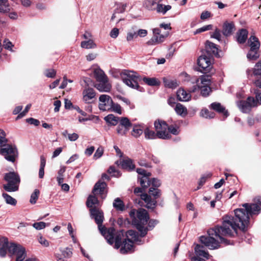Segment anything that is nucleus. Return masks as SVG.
I'll return each mask as SVG.
<instances>
[{
  "label": "nucleus",
  "instance_id": "1",
  "mask_svg": "<svg viewBox=\"0 0 261 261\" xmlns=\"http://www.w3.org/2000/svg\"><path fill=\"white\" fill-rule=\"evenodd\" d=\"M255 203H245L244 208L234 210V217L225 216L223 217V224L207 230L208 236H201L200 242L210 249H218L220 244L229 245V242L224 238L225 236L231 237L237 233L238 228L244 230L249 223V216L259 212L261 207V198L254 199Z\"/></svg>",
  "mask_w": 261,
  "mask_h": 261
},
{
  "label": "nucleus",
  "instance_id": "2",
  "mask_svg": "<svg viewBox=\"0 0 261 261\" xmlns=\"http://www.w3.org/2000/svg\"><path fill=\"white\" fill-rule=\"evenodd\" d=\"M91 216L95 220L96 223L98 225V229L101 234L107 240L110 244L114 243V232L115 229L113 227L107 228L102 226V223L103 221V214L99 207H94L90 209Z\"/></svg>",
  "mask_w": 261,
  "mask_h": 261
},
{
  "label": "nucleus",
  "instance_id": "3",
  "mask_svg": "<svg viewBox=\"0 0 261 261\" xmlns=\"http://www.w3.org/2000/svg\"><path fill=\"white\" fill-rule=\"evenodd\" d=\"M129 215L132 218V224L140 232L141 237H144L147 232V229L145 227V225L149 219L147 212L142 208L138 211L133 209L129 212Z\"/></svg>",
  "mask_w": 261,
  "mask_h": 261
},
{
  "label": "nucleus",
  "instance_id": "4",
  "mask_svg": "<svg viewBox=\"0 0 261 261\" xmlns=\"http://www.w3.org/2000/svg\"><path fill=\"white\" fill-rule=\"evenodd\" d=\"M156 133L146 127L144 130L145 138L146 139H154L159 138L162 139H169L171 135L167 131V124L164 121H155L154 123Z\"/></svg>",
  "mask_w": 261,
  "mask_h": 261
},
{
  "label": "nucleus",
  "instance_id": "5",
  "mask_svg": "<svg viewBox=\"0 0 261 261\" xmlns=\"http://www.w3.org/2000/svg\"><path fill=\"white\" fill-rule=\"evenodd\" d=\"M114 242H115V247L118 249L121 246L120 248V252L122 254H125L128 252L133 251L134 246L132 241H130V239H125L121 243V240L124 237V232L123 231H119L114 232Z\"/></svg>",
  "mask_w": 261,
  "mask_h": 261
},
{
  "label": "nucleus",
  "instance_id": "6",
  "mask_svg": "<svg viewBox=\"0 0 261 261\" xmlns=\"http://www.w3.org/2000/svg\"><path fill=\"white\" fill-rule=\"evenodd\" d=\"M123 82L128 87L138 89L139 87L138 81L140 77L137 73L129 70H124L120 73Z\"/></svg>",
  "mask_w": 261,
  "mask_h": 261
},
{
  "label": "nucleus",
  "instance_id": "7",
  "mask_svg": "<svg viewBox=\"0 0 261 261\" xmlns=\"http://www.w3.org/2000/svg\"><path fill=\"white\" fill-rule=\"evenodd\" d=\"M5 179L8 182L4 185V189L7 192H15L18 190L20 178L19 175L14 172H10L5 175Z\"/></svg>",
  "mask_w": 261,
  "mask_h": 261
},
{
  "label": "nucleus",
  "instance_id": "8",
  "mask_svg": "<svg viewBox=\"0 0 261 261\" xmlns=\"http://www.w3.org/2000/svg\"><path fill=\"white\" fill-rule=\"evenodd\" d=\"M196 81L197 82L198 88L201 90V95L203 97L208 96L212 91L210 87L211 85L210 76L202 75L199 79H197Z\"/></svg>",
  "mask_w": 261,
  "mask_h": 261
},
{
  "label": "nucleus",
  "instance_id": "9",
  "mask_svg": "<svg viewBox=\"0 0 261 261\" xmlns=\"http://www.w3.org/2000/svg\"><path fill=\"white\" fill-rule=\"evenodd\" d=\"M9 253L11 255L16 256V261H22L27 256L25 248L20 244H13L10 248Z\"/></svg>",
  "mask_w": 261,
  "mask_h": 261
},
{
  "label": "nucleus",
  "instance_id": "10",
  "mask_svg": "<svg viewBox=\"0 0 261 261\" xmlns=\"http://www.w3.org/2000/svg\"><path fill=\"white\" fill-rule=\"evenodd\" d=\"M1 154L8 161L14 162L17 156V151L15 147L7 145L1 149Z\"/></svg>",
  "mask_w": 261,
  "mask_h": 261
},
{
  "label": "nucleus",
  "instance_id": "11",
  "mask_svg": "<svg viewBox=\"0 0 261 261\" xmlns=\"http://www.w3.org/2000/svg\"><path fill=\"white\" fill-rule=\"evenodd\" d=\"M132 123L126 117H121L119 125L117 126L116 131L118 134L124 136L132 126Z\"/></svg>",
  "mask_w": 261,
  "mask_h": 261
},
{
  "label": "nucleus",
  "instance_id": "12",
  "mask_svg": "<svg viewBox=\"0 0 261 261\" xmlns=\"http://www.w3.org/2000/svg\"><path fill=\"white\" fill-rule=\"evenodd\" d=\"M198 65L202 72H208L211 68V59L205 55L200 56L197 60Z\"/></svg>",
  "mask_w": 261,
  "mask_h": 261
},
{
  "label": "nucleus",
  "instance_id": "13",
  "mask_svg": "<svg viewBox=\"0 0 261 261\" xmlns=\"http://www.w3.org/2000/svg\"><path fill=\"white\" fill-rule=\"evenodd\" d=\"M237 105L240 110L243 113H248L252 107L256 106L254 98L248 97L247 100H241L238 102Z\"/></svg>",
  "mask_w": 261,
  "mask_h": 261
},
{
  "label": "nucleus",
  "instance_id": "14",
  "mask_svg": "<svg viewBox=\"0 0 261 261\" xmlns=\"http://www.w3.org/2000/svg\"><path fill=\"white\" fill-rule=\"evenodd\" d=\"M99 108L100 110L105 111L111 109L113 100L111 97L106 94H102L99 97Z\"/></svg>",
  "mask_w": 261,
  "mask_h": 261
},
{
  "label": "nucleus",
  "instance_id": "15",
  "mask_svg": "<svg viewBox=\"0 0 261 261\" xmlns=\"http://www.w3.org/2000/svg\"><path fill=\"white\" fill-rule=\"evenodd\" d=\"M153 37L147 41L148 45H155L160 44L164 41L166 36L161 34V30L159 28H155L153 30Z\"/></svg>",
  "mask_w": 261,
  "mask_h": 261
},
{
  "label": "nucleus",
  "instance_id": "16",
  "mask_svg": "<svg viewBox=\"0 0 261 261\" xmlns=\"http://www.w3.org/2000/svg\"><path fill=\"white\" fill-rule=\"evenodd\" d=\"M137 172L140 175H143L141 178H139L140 182L143 189H146L150 186L151 181L149 180V177L151 174L149 172H147L144 169L142 168H138L137 169Z\"/></svg>",
  "mask_w": 261,
  "mask_h": 261
},
{
  "label": "nucleus",
  "instance_id": "17",
  "mask_svg": "<svg viewBox=\"0 0 261 261\" xmlns=\"http://www.w3.org/2000/svg\"><path fill=\"white\" fill-rule=\"evenodd\" d=\"M14 243H9L8 238L2 237L0 239V256L5 257L7 251L9 253L10 247L14 244Z\"/></svg>",
  "mask_w": 261,
  "mask_h": 261
},
{
  "label": "nucleus",
  "instance_id": "18",
  "mask_svg": "<svg viewBox=\"0 0 261 261\" xmlns=\"http://www.w3.org/2000/svg\"><path fill=\"white\" fill-rule=\"evenodd\" d=\"M60 253L56 254L57 261H67V259L71 257L72 252L70 248H61Z\"/></svg>",
  "mask_w": 261,
  "mask_h": 261
},
{
  "label": "nucleus",
  "instance_id": "19",
  "mask_svg": "<svg viewBox=\"0 0 261 261\" xmlns=\"http://www.w3.org/2000/svg\"><path fill=\"white\" fill-rule=\"evenodd\" d=\"M95 87L100 92H109L111 89V85L108 82V79L106 80L98 81V83L96 84Z\"/></svg>",
  "mask_w": 261,
  "mask_h": 261
},
{
  "label": "nucleus",
  "instance_id": "20",
  "mask_svg": "<svg viewBox=\"0 0 261 261\" xmlns=\"http://www.w3.org/2000/svg\"><path fill=\"white\" fill-rule=\"evenodd\" d=\"M83 100L86 103H90V100L95 96V93L93 88H87L83 92Z\"/></svg>",
  "mask_w": 261,
  "mask_h": 261
},
{
  "label": "nucleus",
  "instance_id": "21",
  "mask_svg": "<svg viewBox=\"0 0 261 261\" xmlns=\"http://www.w3.org/2000/svg\"><path fill=\"white\" fill-rule=\"evenodd\" d=\"M177 98L180 101H188L191 98V95L190 93L187 92L184 89H179L177 92Z\"/></svg>",
  "mask_w": 261,
  "mask_h": 261
},
{
  "label": "nucleus",
  "instance_id": "22",
  "mask_svg": "<svg viewBox=\"0 0 261 261\" xmlns=\"http://www.w3.org/2000/svg\"><path fill=\"white\" fill-rule=\"evenodd\" d=\"M205 49L208 54L219 57L218 49L215 44L207 41L205 43Z\"/></svg>",
  "mask_w": 261,
  "mask_h": 261
},
{
  "label": "nucleus",
  "instance_id": "23",
  "mask_svg": "<svg viewBox=\"0 0 261 261\" xmlns=\"http://www.w3.org/2000/svg\"><path fill=\"white\" fill-rule=\"evenodd\" d=\"M116 164L120 165L122 169L128 171L132 170L135 168V165L132 161L129 159L120 161L119 163L118 161H117Z\"/></svg>",
  "mask_w": 261,
  "mask_h": 261
},
{
  "label": "nucleus",
  "instance_id": "24",
  "mask_svg": "<svg viewBox=\"0 0 261 261\" xmlns=\"http://www.w3.org/2000/svg\"><path fill=\"white\" fill-rule=\"evenodd\" d=\"M234 30V25L233 22H225L223 26V34L225 36L231 35Z\"/></svg>",
  "mask_w": 261,
  "mask_h": 261
},
{
  "label": "nucleus",
  "instance_id": "25",
  "mask_svg": "<svg viewBox=\"0 0 261 261\" xmlns=\"http://www.w3.org/2000/svg\"><path fill=\"white\" fill-rule=\"evenodd\" d=\"M86 205L90 209L94 207H99L100 206L99 202L95 195H90L88 197Z\"/></svg>",
  "mask_w": 261,
  "mask_h": 261
},
{
  "label": "nucleus",
  "instance_id": "26",
  "mask_svg": "<svg viewBox=\"0 0 261 261\" xmlns=\"http://www.w3.org/2000/svg\"><path fill=\"white\" fill-rule=\"evenodd\" d=\"M210 108L218 113L223 114L225 117H227L228 115L227 111L225 110V108L220 103L213 102L211 105Z\"/></svg>",
  "mask_w": 261,
  "mask_h": 261
},
{
  "label": "nucleus",
  "instance_id": "27",
  "mask_svg": "<svg viewBox=\"0 0 261 261\" xmlns=\"http://www.w3.org/2000/svg\"><path fill=\"white\" fill-rule=\"evenodd\" d=\"M248 43L250 47V50L258 51L260 46V43L258 39L255 36H251L248 40Z\"/></svg>",
  "mask_w": 261,
  "mask_h": 261
},
{
  "label": "nucleus",
  "instance_id": "28",
  "mask_svg": "<svg viewBox=\"0 0 261 261\" xmlns=\"http://www.w3.org/2000/svg\"><path fill=\"white\" fill-rule=\"evenodd\" d=\"M141 198L146 203L147 207L152 208L156 205V201L155 199H152L150 196L147 194H142L141 195Z\"/></svg>",
  "mask_w": 261,
  "mask_h": 261
},
{
  "label": "nucleus",
  "instance_id": "29",
  "mask_svg": "<svg viewBox=\"0 0 261 261\" xmlns=\"http://www.w3.org/2000/svg\"><path fill=\"white\" fill-rule=\"evenodd\" d=\"M93 74L97 82L104 81L108 79L103 71L101 70L99 67H97L94 69Z\"/></svg>",
  "mask_w": 261,
  "mask_h": 261
},
{
  "label": "nucleus",
  "instance_id": "30",
  "mask_svg": "<svg viewBox=\"0 0 261 261\" xmlns=\"http://www.w3.org/2000/svg\"><path fill=\"white\" fill-rule=\"evenodd\" d=\"M248 31L246 29L240 30L237 33V41L240 44L245 43L248 37Z\"/></svg>",
  "mask_w": 261,
  "mask_h": 261
},
{
  "label": "nucleus",
  "instance_id": "31",
  "mask_svg": "<svg viewBox=\"0 0 261 261\" xmlns=\"http://www.w3.org/2000/svg\"><path fill=\"white\" fill-rule=\"evenodd\" d=\"M174 110L178 115L182 117H185L188 114L187 108L179 103L176 104Z\"/></svg>",
  "mask_w": 261,
  "mask_h": 261
},
{
  "label": "nucleus",
  "instance_id": "32",
  "mask_svg": "<svg viewBox=\"0 0 261 261\" xmlns=\"http://www.w3.org/2000/svg\"><path fill=\"white\" fill-rule=\"evenodd\" d=\"M106 184L105 182H100V181L96 183L92 190V193L94 194H102L104 191Z\"/></svg>",
  "mask_w": 261,
  "mask_h": 261
},
{
  "label": "nucleus",
  "instance_id": "33",
  "mask_svg": "<svg viewBox=\"0 0 261 261\" xmlns=\"http://www.w3.org/2000/svg\"><path fill=\"white\" fill-rule=\"evenodd\" d=\"M121 118L115 116L113 114H109L104 118L105 120L112 125L115 126L120 122Z\"/></svg>",
  "mask_w": 261,
  "mask_h": 261
},
{
  "label": "nucleus",
  "instance_id": "34",
  "mask_svg": "<svg viewBox=\"0 0 261 261\" xmlns=\"http://www.w3.org/2000/svg\"><path fill=\"white\" fill-rule=\"evenodd\" d=\"M163 83L166 87L174 89L178 86V83L176 80H172L169 78H163Z\"/></svg>",
  "mask_w": 261,
  "mask_h": 261
},
{
  "label": "nucleus",
  "instance_id": "35",
  "mask_svg": "<svg viewBox=\"0 0 261 261\" xmlns=\"http://www.w3.org/2000/svg\"><path fill=\"white\" fill-rule=\"evenodd\" d=\"M144 132V127L142 125H135L133 126L132 132V135L135 137L138 138Z\"/></svg>",
  "mask_w": 261,
  "mask_h": 261
},
{
  "label": "nucleus",
  "instance_id": "36",
  "mask_svg": "<svg viewBox=\"0 0 261 261\" xmlns=\"http://www.w3.org/2000/svg\"><path fill=\"white\" fill-rule=\"evenodd\" d=\"M113 206L117 211L122 212L125 210L124 203L119 198H117L114 200Z\"/></svg>",
  "mask_w": 261,
  "mask_h": 261
},
{
  "label": "nucleus",
  "instance_id": "37",
  "mask_svg": "<svg viewBox=\"0 0 261 261\" xmlns=\"http://www.w3.org/2000/svg\"><path fill=\"white\" fill-rule=\"evenodd\" d=\"M171 9V6L170 5H164L162 4L158 3L156 5V11L158 13L164 15Z\"/></svg>",
  "mask_w": 261,
  "mask_h": 261
},
{
  "label": "nucleus",
  "instance_id": "38",
  "mask_svg": "<svg viewBox=\"0 0 261 261\" xmlns=\"http://www.w3.org/2000/svg\"><path fill=\"white\" fill-rule=\"evenodd\" d=\"M127 239H130V241L134 243L139 240V236L138 233L133 230H129L126 232Z\"/></svg>",
  "mask_w": 261,
  "mask_h": 261
},
{
  "label": "nucleus",
  "instance_id": "39",
  "mask_svg": "<svg viewBox=\"0 0 261 261\" xmlns=\"http://www.w3.org/2000/svg\"><path fill=\"white\" fill-rule=\"evenodd\" d=\"M143 81L144 83L147 84L149 86H158L160 85V81L155 77H144L143 79Z\"/></svg>",
  "mask_w": 261,
  "mask_h": 261
},
{
  "label": "nucleus",
  "instance_id": "40",
  "mask_svg": "<svg viewBox=\"0 0 261 261\" xmlns=\"http://www.w3.org/2000/svg\"><path fill=\"white\" fill-rule=\"evenodd\" d=\"M10 10V8L7 0L0 1V12L6 13L9 12Z\"/></svg>",
  "mask_w": 261,
  "mask_h": 261
},
{
  "label": "nucleus",
  "instance_id": "41",
  "mask_svg": "<svg viewBox=\"0 0 261 261\" xmlns=\"http://www.w3.org/2000/svg\"><path fill=\"white\" fill-rule=\"evenodd\" d=\"M2 196L5 200L6 202L8 204H10L13 206L16 204L17 200L15 198L11 197L10 195H8V194L3 193Z\"/></svg>",
  "mask_w": 261,
  "mask_h": 261
},
{
  "label": "nucleus",
  "instance_id": "42",
  "mask_svg": "<svg viewBox=\"0 0 261 261\" xmlns=\"http://www.w3.org/2000/svg\"><path fill=\"white\" fill-rule=\"evenodd\" d=\"M66 171V167L61 166L60 170L58 172V176L57 177V181L59 185H61L64 181V173Z\"/></svg>",
  "mask_w": 261,
  "mask_h": 261
},
{
  "label": "nucleus",
  "instance_id": "43",
  "mask_svg": "<svg viewBox=\"0 0 261 261\" xmlns=\"http://www.w3.org/2000/svg\"><path fill=\"white\" fill-rule=\"evenodd\" d=\"M46 164V161L45 158L41 156L40 158V165L39 171V177L40 178H42L44 177V168Z\"/></svg>",
  "mask_w": 261,
  "mask_h": 261
},
{
  "label": "nucleus",
  "instance_id": "44",
  "mask_svg": "<svg viewBox=\"0 0 261 261\" xmlns=\"http://www.w3.org/2000/svg\"><path fill=\"white\" fill-rule=\"evenodd\" d=\"M81 47L86 49L94 48L96 47V44L93 40L89 39L88 41H82Z\"/></svg>",
  "mask_w": 261,
  "mask_h": 261
},
{
  "label": "nucleus",
  "instance_id": "45",
  "mask_svg": "<svg viewBox=\"0 0 261 261\" xmlns=\"http://www.w3.org/2000/svg\"><path fill=\"white\" fill-rule=\"evenodd\" d=\"M200 116L205 118H213L215 117V113L209 111L206 109H204L201 111Z\"/></svg>",
  "mask_w": 261,
  "mask_h": 261
},
{
  "label": "nucleus",
  "instance_id": "46",
  "mask_svg": "<svg viewBox=\"0 0 261 261\" xmlns=\"http://www.w3.org/2000/svg\"><path fill=\"white\" fill-rule=\"evenodd\" d=\"M40 194L39 190L35 189L34 192L31 194L30 202L31 204H35Z\"/></svg>",
  "mask_w": 261,
  "mask_h": 261
},
{
  "label": "nucleus",
  "instance_id": "47",
  "mask_svg": "<svg viewBox=\"0 0 261 261\" xmlns=\"http://www.w3.org/2000/svg\"><path fill=\"white\" fill-rule=\"evenodd\" d=\"M247 57L249 60H256L259 58V54L258 51L250 50L247 55Z\"/></svg>",
  "mask_w": 261,
  "mask_h": 261
},
{
  "label": "nucleus",
  "instance_id": "48",
  "mask_svg": "<svg viewBox=\"0 0 261 261\" xmlns=\"http://www.w3.org/2000/svg\"><path fill=\"white\" fill-rule=\"evenodd\" d=\"M156 4L154 0H146L144 2L143 5L145 8L149 10H153L154 5Z\"/></svg>",
  "mask_w": 261,
  "mask_h": 261
},
{
  "label": "nucleus",
  "instance_id": "49",
  "mask_svg": "<svg viewBox=\"0 0 261 261\" xmlns=\"http://www.w3.org/2000/svg\"><path fill=\"white\" fill-rule=\"evenodd\" d=\"M48 224H47L46 223L44 222H35L33 223L32 225L33 227L38 230H40L45 228L46 226Z\"/></svg>",
  "mask_w": 261,
  "mask_h": 261
},
{
  "label": "nucleus",
  "instance_id": "50",
  "mask_svg": "<svg viewBox=\"0 0 261 261\" xmlns=\"http://www.w3.org/2000/svg\"><path fill=\"white\" fill-rule=\"evenodd\" d=\"M150 195L154 197L155 199L158 198L160 195V191L158 188L151 187L149 190Z\"/></svg>",
  "mask_w": 261,
  "mask_h": 261
},
{
  "label": "nucleus",
  "instance_id": "51",
  "mask_svg": "<svg viewBox=\"0 0 261 261\" xmlns=\"http://www.w3.org/2000/svg\"><path fill=\"white\" fill-rule=\"evenodd\" d=\"M213 25L212 24H208L203 26L200 28L197 29L194 32V34L196 35L206 31L210 30L212 29Z\"/></svg>",
  "mask_w": 261,
  "mask_h": 261
},
{
  "label": "nucleus",
  "instance_id": "52",
  "mask_svg": "<svg viewBox=\"0 0 261 261\" xmlns=\"http://www.w3.org/2000/svg\"><path fill=\"white\" fill-rule=\"evenodd\" d=\"M137 37L138 36H137V32L130 31L127 33L126 38V40L128 42H130V41H133L134 39L137 38Z\"/></svg>",
  "mask_w": 261,
  "mask_h": 261
},
{
  "label": "nucleus",
  "instance_id": "53",
  "mask_svg": "<svg viewBox=\"0 0 261 261\" xmlns=\"http://www.w3.org/2000/svg\"><path fill=\"white\" fill-rule=\"evenodd\" d=\"M45 75L47 77L54 78L56 74V71L54 69H47L44 71Z\"/></svg>",
  "mask_w": 261,
  "mask_h": 261
},
{
  "label": "nucleus",
  "instance_id": "54",
  "mask_svg": "<svg viewBox=\"0 0 261 261\" xmlns=\"http://www.w3.org/2000/svg\"><path fill=\"white\" fill-rule=\"evenodd\" d=\"M103 153V148L102 147H98L96 150L94 155L93 159L95 160H97L100 158Z\"/></svg>",
  "mask_w": 261,
  "mask_h": 261
},
{
  "label": "nucleus",
  "instance_id": "55",
  "mask_svg": "<svg viewBox=\"0 0 261 261\" xmlns=\"http://www.w3.org/2000/svg\"><path fill=\"white\" fill-rule=\"evenodd\" d=\"M0 135H2L0 136V147L3 146L7 142V140L5 138V133L3 130L0 129Z\"/></svg>",
  "mask_w": 261,
  "mask_h": 261
},
{
  "label": "nucleus",
  "instance_id": "56",
  "mask_svg": "<svg viewBox=\"0 0 261 261\" xmlns=\"http://www.w3.org/2000/svg\"><path fill=\"white\" fill-rule=\"evenodd\" d=\"M253 74L254 75H261V61L256 64L254 68Z\"/></svg>",
  "mask_w": 261,
  "mask_h": 261
},
{
  "label": "nucleus",
  "instance_id": "57",
  "mask_svg": "<svg viewBox=\"0 0 261 261\" xmlns=\"http://www.w3.org/2000/svg\"><path fill=\"white\" fill-rule=\"evenodd\" d=\"M108 172L109 174H112L113 176L116 177H119L120 176L119 172L116 170L115 167L111 166L108 170Z\"/></svg>",
  "mask_w": 261,
  "mask_h": 261
},
{
  "label": "nucleus",
  "instance_id": "58",
  "mask_svg": "<svg viewBox=\"0 0 261 261\" xmlns=\"http://www.w3.org/2000/svg\"><path fill=\"white\" fill-rule=\"evenodd\" d=\"M31 104H29L28 105L24 110L21 113H20L17 116V118H16V119H20L22 117H23V116H24L28 112V111H29L30 109L31 108Z\"/></svg>",
  "mask_w": 261,
  "mask_h": 261
},
{
  "label": "nucleus",
  "instance_id": "59",
  "mask_svg": "<svg viewBox=\"0 0 261 261\" xmlns=\"http://www.w3.org/2000/svg\"><path fill=\"white\" fill-rule=\"evenodd\" d=\"M38 242L44 247H48L49 245V242L43 238L41 235L38 236Z\"/></svg>",
  "mask_w": 261,
  "mask_h": 261
},
{
  "label": "nucleus",
  "instance_id": "60",
  "mask_svg": "<svg viewBox=\"0 0 261 261\" xmlns=\"http://www.w3.org/2000/svg\"><path fill=\"white\" fill-rule=\"evenodd\" d=\"M111 109L113 111L119 114H121V108L118 103H112Z\"/></svg>",
  "mask_w": 261,
  "mask_h": 261
},
{
  "label": "nucleus",
  "instance_id": "61",
  "mask_svg": "<svg viewBox=\"0 0 261 261\" xmlns=\"http://www.w3.org/2000/svg\"><path fill=\"white\" fill-rule=\"evenodd\" d=\"M167 129H168L169 132H170L171 134L173 135H176L179 133V132L178 130V127H175L173 125H167Z\"/></svg>",
  "mask_w": 261,
  "mask_h": 261
},
{
  "label": "nucleus",
  "instance_id": "62",
  "mask_svg": "<svg viewBox=\"0 0 261 261\" xmlns=\"http://www.w3.org/2000/svg\"><path fill=\"white\" fill-rule=\"evenodd\" d=\"M149 180L151 181L150 186H152V187L158 188L161 185L160 181L156 178H152Z\"/></svg>",
  "mask_w": 261,
  "mask_h": 261
},
{
  "label": "nucleus",
  "instance_id": "63",
  "mask_svg": "<svg viewBox=\"0 0 261 261\" xmlns=\"http://www.w3.org/2000/svg\"><path fill=\"white\" fill-rule=\"evenodd\" d=\"M212 37L217 39L219 41H220L221 37L220 31L219 30H218V29H216L215 30V32H214L213 35H212Z\"/></svg>",
  "mask_w": 261,
  "mask_h": 261
},
{
  "label": "nucleus",
  "instance_id": "64",
  "mask_svg": "<svg viewBox=\"0 0 261 261\" xmlns=\"http://www.w3.org/2000/svg\"><path fill=\"white\" fill-rule=\"evenodd\" d=\"M256 94L255 95V99H254V102L256 103V106L257 105H261V92L258 93L255 92Z\"/></svg>",
  "mask_w": 261,
  "mask_h": 261
}]
</instances>
